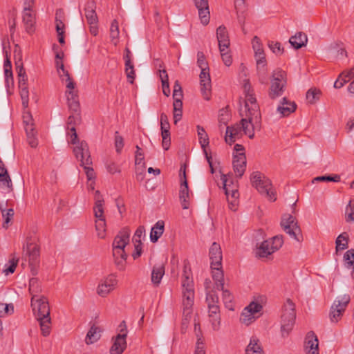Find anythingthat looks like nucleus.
Segmentation results:
<instances>
[{
    "mask_svg": "<svg viewBox=\"0 0 354 354\" xmlns=\"http://www.w3.org/2000/svg\"><path fill=\"white\" fill-rule=\"evenodd\" d=\"M243 89L245 94L244 111L245 118H242L240 123L243 134L248 136L250 138H253L254 131L259 130L261 128V113L253 91L251 89V85L248 80H244Z\"/></svg>",
    "mask_w": 354,
    "mask_h": 354,
    "instance_id": "f257e3e1",
    "label": "nucleus"
},
{
    "mask_svg": "<svg viewBox=\"0 0 354 354\" xmlns=\"http://www.w3.org/2000/svg\"><path fill=\"white\" fill-rule=\"evenodd\" d=\"M131 231L129 228H123L115 237L112 244L113 257L115 264L119 270L126 268L127 254L125 248L129 243Z\"/></svg>",
    "mask_w": 354,
    "mask_h": 354,
    "instance_id": "f03ea898",
    "label": "nucleus"
},
{
    "mask_svg": "<svg viewBox=\"0 0 354 354\" xmlns=\"http://www.w3.org/2000/svg\"><path fill=\"white\" fill-rule=\"evenodd\" d=\"M267 302L265 295H257L245 306L241 315L239 322L241 324L248 326L256 322L263 314V308Z\"/></svg>",
    "mask_w": 354,
    "mask_h": 354,
    "instance_id": "7ed1b4c3",
    "label": "nucleus"
},
{
    "mask_svg": "<svg viewBox=\"0 0 354 354\" xmlns=\"http://www.w3.org/2000/svg\"><path fill=\"white\" fill-rule=\"evenodd\" d=\"M28 267L32 276L38 274L40 266V250L37 244V238L30 236L26 238V259Z\"/></svg>",
    "mask_w": 354,
    "mask_h": 354,
    "instance_id": "20e7f679",
    "label": "nucleus"
},
{
    "mask_svg": "<svg viewBox=\"0 0 354 354\" xmlns=\"http://www.w3.org/2000/svg\"><path fill=\"white\" fill-rule=\"evenodd\" d=\"M104 201L99 191L95 193V204L93 214L95 216V230L100 239H104L106 234V223L104 215Z\"/></svg>",
    "mask_w": 354,
    "mask_h": 354,
    "instance_id": "39448f33",
    "label": "nucleus"
},
{
    "mask_svg": "<svg viewBox=\"0 0 354 354\" xmlns=\"http://www.w3.org/2000/svg\"><path fill=\"white\" fill-rule=\"evenodd\" d=\"M287 84L286 73L277 68L272 72L270 77V86L268 91V96L272 100H275L281 96Z\"/></svg>",
    "mask_w": 354,
    "mask_h": 354,
    "instance_id": "423d86ee",
    "label": "nucleus"
},
{
    "mask_svg": "<svg viewBox=\"0 0 354 354\" xmlns=\"http://www.w3.org/2000/svg\"><path fill=\"white\" fill-rule=\"evenodd\" d=\"M250 180L252 186L261 194L266 196L271 201H276V193L272 187L270 180L263 174L259 171L253 172L251 174Z\"/></svg>",
    "mask_w": 354,
    "mask_h": 354,
    "instance_id": "0eeeda50",
    "label": "nucleus"
},
{
    "mask_svg": "<svg viewBox=\"0 0 354 354\" xmlns=\"http://www.w3.org/2000/svg\"><path fill=\"white\" fill-rule=\"evenodd\" d=\"M216 37L222 60L225 66H230L232 63V58L230 49V37L225 26H220L216 29Z\"/></svg>",
    "mask_w": 354,
    "mask_h": 354,
    "instance_id": "6e6552de",
    "label": "nucleus"
},
{
    "mask_svg": "<svg viewBox=\"0 0 354 354\" xmlns=\"http://www.w3.org/2000/svg\"><path fill=\"white\" fill-rule=\"evenodd\" d=\"M223 187L225 190L228 207L232 211H236L239 204V193L237 182L227 178L226 175L221 176Z\"/></svg>",
    "mask_w": 354,
    "mask_h": 354,
    "instance_id": "1a4fd4ad",
    "label": "nucleus"
},
{
    "mask_svg": "<svg viewBox=\"0 0 354 354\" xmlns=\"http://www.w3.org/2000/svg\"><path fill=\"white\" fill-rule=\"evenodd\" d=\"M206 302L208 306L209 322L212 330L218 331L221 328L220 308L218 306V297L213 292H209L206 296Z\"/></svg>",
    "mask_w": 354,
    "mask_h": 354,
    "instance_id": "9d476101",
    "label": "nucleus"
},
{
    "mask_svg": "<svg viewBox=\"0 0 354 354\" xmlns=\"http://www.w3.org/2000/svg\"><path fill=\"white\" fill-rule=\"evenodd\" d=\"M295 317V304L290 299H287L283 307L281 319V328L283 336L288 335L292 330Z\"/></svg>",
    "mask_w": 354,
    "mask_h": 354,
    "instance_id": "9b49d317",
    "label": "nucleus"
},
{
    "mask_svg": "<svg viewBox=\"0 0 354 354\" xmlns=\"http://www.w3.org/2000/svg\"><path fill=\"white\" fill-rule=\"evenodd\" d=\"M127 334L126 322L122 321L118 326L117 335L112 337V346L109 350L111 354H122L124 352L127 348Z\"/></svg>",
    "mask_w": 354,
    "mask_h": 354,
    "instance_id": "f8f14e48",
    "label": "nucleus"
},
{
    "mask_svg": "<svg viewBox=\"0 0 354 354\" xmlns=\"http://www.w3.org/2000/svg\"><path fill=\"white\" fill-rule=\"evenodd\" d=\"M282 236H275L262 242L256 249L255 254L259 258L267 257L278 250L283 245Z\"/></svg>",
    "mask_w": 354,
    "mask_h": 354,
    "instance_id": "ddd939ff",
    "label": "nucleus"
},
{
    "mask_svg": "<svg viewBox=\"0 0 354 354\" xmlns=\"http://www.w3.org/2000/svg\"><path fill=\"white\" fill-rule=\"evenodd\" d=\"M351 301L350 295L344 294L336 297L330 310V319L332 322H337L342 317L348 304Z\"/></svg>",
    "mask_w": 354,
    "mask_h": 354,
    "instance_id": "4468645a",
    "label": "nucleus"
},
{
    "mask_svg": "<svg viewBox=\"0 0 354 354\" xmlns=\"http://www.w3.org/2000/svg\"><path fill=\"white\" fill-rule=\"evenodd\" d=\"M24 128L26 134L27 144L32 148L38 145L37 131L35 127L34 120L29 111H24Z\"/></svg>",
    "mask_w": 354,
    "mask_h": 354,
    "instance_id": "2eb2a0df",
    "label": "nucleus"
},
{
    "mask_svg": "<svg viewBox=\"0 0 354 354\" xmlns=\"http://www.w3.org/2000/svg\"><path fill=\"white\" fill-rule=\"evenodd\" d=\"M118 283L117 276L115 274H109L99 281L96 292L99 296L106 297L116 288Z\"/></svg>",
    "mask_w": 354,
    "mask_h": 354,
    "instance_id": "dca6fc26",
    "label": "nucleus"
},
{
    "mask_svg": "<svg viewBox=\"0 0 354 354\" xmlns=\"http://www.w3.org/2000/svg\"><path fill=\"white\" fill-rule=\"evenodd\" d=\"M34 0H25L24 6V28L28 34L35 30V12L32 10Z\"/></svg>",
    "mask_w": 354,
    "mask_h": 354,
    "instance_id": "f3484780",
    "label": "nucleus"
},
{
    "mask_svg": "<svg viewBox=\"0 0 354 354\" xmlns=\"http://www.w3.org/2000/svg\"><path fill=\"white\" fill-rule=\"evenodd\" d=\"M30 306L36 319L50 315L49 303L45 296L31 297Z\"/></svg>",
    "mask_w": 354,
    "mask_h": 354,
    "instance_id": "a211bd4d",
    "label": "nucleus"
},
{
    "mask_svg": "<svg viewBox=\"0 0 354 354\" xmlns=\"http://www.w3.org/2000/svg\"><path fill=\"white\" fill-rule=\"evenodd\" d=\"M281 225L285 232L292 239L298 240L297 235L300 233L301 230L295 216L288 214H283L281 218Z\"/></svg>",
    "mask_w": 354,
    "mask_h": 354,
    "instance_id": "6ab92c4d",
    "label": "nucleus"
},
{
    "mask_svg": "<svg viewBox=\"0 0 354 354\" xmlns=\"http://www.w3.org/2000/svg\"><path fill=\"white\" fill-rule=\"evenodd\" d=\"M194 302V290H182V307L183 321L188 322L192 313Z\"/></svg>",
    "mask_w": 354,
    "mask_h": 354,
    "instance_id": "aec40b11",
    "label": "nucleus"
},
{
    "mask_svg": "<svg viewBox=\"0 0 354 354\" xmlns=\"http://www.w3.org/2000/svg\"><path fill=\"white\" fill-rule=\"evenodd\" d=\"M254 56L256 60L257 68L266 66V54L261 40L257 36H254L251 41Z\"/></svg>",
    "mask_w": 354,
    "mask_h": 354,
    "instance_id": "412c9836",
    "label": "nucleus"
},
{
    "mask_svg": "<svg viewBox=\"0 0 354 354\" xmlns=\"http://www.w3.org/2000/svg\"><path fill=\"white\" fill-rule=\"evenodd\" d=\"M73 150L77 160L80 161L81 164H92L88 147L85 141L75 145Z\"/></svg>",
    "mask_w": 354,
    "mask_h": 354,
    "instance_id": "4be33fe9",
    "label": "nucleus"
},
{
    "mask_svg": "<svg viewBox=\"0 0 354 354\" xmlns=\"http://www.w3.org/2000/svg\"><path fill=\"white\" fill-rule=\"evenodd\" d=\"M199 78L202 95L205 100H209L211 97L212 85L209 69L201 70Z\"/></svg>",
    "mask_w": 354,
    "mask_h": 354,
    "instance_id": "5701e85b",
    "label": "nucleus"
},
{
    "mask_svg": "<svg viewBox=\"0 0 354 354\" xmlns=\"http://www.w3.org/2000/svg\"><path fill=\"white\" fill-rule=\"evenodd\" d=\"M296 107L294 102L283 97L277 107L276 114H278L280 118L288 116L296 110Z\"/></svg>",
    "mask_w": 354,
    "mask_h": 354,
    "instance_id": "b1692460",
    "label": "nucleus"
},
{
    "mask_svg": "<svg viewBox=\"0 0 354 354\" xmlns=\"http://www.w3.org/2000/svg\"><path fill=\"white\" fill-rule=\"evenodd\" d=\"M243 135L241 123H236L232 127H227L225 140L227 143L231 145L236 140L241 138Z\"/></svg>",
    "mask_w": 354,
    "mask_h": 354,
    "instance_id": "393cba45",
    "label": "nucleus"
},
{
    "mask_svg": "<svg viewBox=\"0 0 354 354\" xmlns=\"http://www.w3.org/2000/svg\"><path fill=\"white\" fill-rule=\"evenodd\" d=\"M184 178H185V172ZM192 195V194L189 193L187 181L185 178L181 183L179 191L180 202L184 209H187L189 207Z\"/></svg>",
    "mask_w": 354,
    "mask_h": 354,
    "instance_id": "a878e982",
    "label": "nucleus"
},
{
    "mask_svg": "<svg viewBox=\"0 0 354 354\" xmlns=\"http://www.w3.org/2000/svg\"><path fill=\"white\" fill-rule=\"evenodd\" d=\"M195 6L198 11V16L203 25H207L209 21L210 15L207 0H194Z\"/></svg>",
    "mask_w": 354,
    "mask_h": 354,
    "instance_id": "bb28decb",
    "label": "nucleus"
},
{
    "mask_svg": "<svg viewBox=\"0 0 354 354\" xmlns=\"http://www.w3.org/2000/svg\"><path fill=\"white\" fill-rule=\"evenodd\" d=\"M197 128V134L198 136L199 142L201 145V147L203 149V151L206 156V158L207 160V162L209 165V167L211 168V172L214 173V169L212 167V164L211 161V157H209L207 154V152L205 149V147L209 145V138L208 135L207 134L205 130L203 127L198 125L196 127Z\"/></svg>",
    "mask_w": 354,
    "mask_h": 354,
    "instance_id": "cd10ccee",
    "label": "nucleus"
},
{
    "mask_svg": "<svg viewBox=\"0 0 354 354\" xmlns=\"http://www.w3.org/2000/svg\"><path fill=\"white\" fill-rule=\"evenodd\" d=\"M233 169L238 178H241L246 168V158L245 154L233 155Z\"/></svg>",
    "mask_w": 354,
    "mask_h": 354,
    "instance_id": "c85d7f7f",
    "label": "nucleus"
},
{
    "mask_svg": "<svg viewBox=\"0 0 354 354\" xmlns=\"http://www.w3.org/2000/svg\"><path fill=\"white\" fill-rule=\"evenodd\" d=\"M305 350L307 354H319L318 339L314 333L307 334L305 340Z\"/></svg>",
    "mask_w": 354,
    "mask_h": 354,
    "instance_id": "c756f323",
    "label": "nucleus"
},
{
    "mask_svg": "<svg viewBox=\"0 0 354 354\" xmlns=\"http://www.w3.org/2000/svg\"><path fill=\"white\" fill-rule=\"evenodd\" d=\"M245 354H264L260 339L257 336H252L245 348Z\"/></svg>",
    "mask_w": 354,
    "mask_h": 354,
    "instance_id": "7c9ffc66",
    "label": "nucleus"
},
{
    "mask_svg": "<svg viewBox=\"0 0 354 354\" xmlns=\"http://www.w3.org/2000/svg\"><path fill=\"white\" fill-rule=\"evenodd\" d=\"M209 257L212 266H221L222 261V252L220 245L213 243L209 249Z\"/></svg>",
    "mask_w": 354,
    "mask_h": 354,
    "instance_id": "2f4dec72",
    "label": "nucleus"
},
{
    "mask_svg": "<svg viewBox=\"0 0 354 354\" xmlns=\"http://www.w3.org/2000/svg\"><path fill=\"white\" fill-rule=\"evenodd\" d=\"M182 290H194V282L192 277L190 268L185 265L183 268V272L181 281Z\"/></svg>",
    "mask_w": 354,
    "mask_h": 354,
    "instance_id": "473e14b6",
    "label": "nucleus"
},
{
    "mask_svg": "<svg viewBox=\"0 0 354 354\" xmlns=\"http://www.w3.org/2000/svg\"><path fill=\"white\" fill-rule=\"evenodd\" d=\"M66 95L68 101V104L72 111L77 112L79 110V100L78 95L74 88H67Z\"/></svg>",
    "mask_w": 354,
    "mask_h": 354,
    "instance_id": "72a5a7b5",
    "label": "nucleus"
},
{
    "mask_svg": "<svg viewBox=\"0 0 354 354\" xmlns=\"http://www.w3.org/2000/svg\"><path fill=\"white\" fill-rule=\"evenodd\" d=\"M212 278L214 281L215 286L217 289L223 288L224 286L223 272L221 269V266H212Z\"/></svg>",
    "mask_w": 354,
    "mask_h": 354,
    "instance_id": "f704fd0d",
    "label": "nucleus"
},
{
    "mask_svg": "<svg viewBox=\"0 0 354 354\" xmlns=\"http://www.w3.org/2000/svg\"><path fill=\"white\" fill-rule=\"evenodd\" d=\"M308 41L307 36L304 33L298 32L295 35L292 36L289 42L295 49H299L304 46Z\"/></svg>",
    "mask_w": 354,
    "mask_h": 354,
    "instance_id": "c9c22d12",
    "label": "nucleus"
},
{
    "mask_svg": "<svg viewBox=\"0 0 354 354\" xmlns=\"http://www.w3.org/2000/svg\"><path fill=\"white\" fill-rule=\"evenodd\" d=\"M100 332V328L95 326H91L85 337V343L90 345L97 342L101 337Z\"/></svg>",
    "mask_w": 354,
    "mask_h": 354,
    "instance_id": "e433bc0d",
    "label": "nucleus"
},
{
    "mask_svg": "<svg viewBox=\"0 0 354 354\" xmlns=\"http://www.w3.org/2000/svg\"><path fill=\"white\" fill-rule=\"evenodd\" d=\"M95 6L93 2L88 3L85 8V16L88 24L98 23L97 16L95 13Z\"/></svg>",
    "mask_w": 354,
    "mask_h": 354,
    "instance_id": "4c0bfd02",
    "label": "nucleus"
},
{
    "mask_svg": "<svg viewBox=\"0 0 354 354\" xmlns=\"http://www.w3.org/2000/svg\"><path fill=\"white\" fill-rule=\"evenodd\" d=\"M165 224L162 221H158L151 230L150 240L156 243L164 232Z\"/></svg>",
    "mask_w": 354,
    "mask_h": 354,
    "instance_id": "58836bf2",
    "label": "nucleus"
},
{
    "mask_svg": "<svg viewBox=\"0 0 354 354\" xmlns=\"http://www.w3.org/2000/svg\"><path fill=\"white\" fill-rule=\"evenodd\" d=\"M164 274L165 267L163 265H156L153 266L151 277L152 283L156 286H158Z\"/></svg>",
    "mask_w": 354,
    "mask_h": 354,
    "instance_id": "ea45409f",
    "label": "nucleus"
},
{
    "mask_svg": "<svg viewBox=\"0 0 354 354\" xmlns=\"http://www.w3.org/2000/svg\"><path fill=\"white\" fill-rule=\"evenodd\" d=\"M39 322L41 333L43 336L47 337L51 330V319L50 315L37 318Z\"/></svg>",
    "mask_w": 354,
    "mask_h": 354,
    "instance_id": "a19ab883",
    "label": "nucleus"
},
{
    "mask_svg": "<svg viewBox=\"0 0 354 354\" xmlns=\"http://www.w3.org/2000/svg\"><path fill=\"white\" fill-rule=\"evenodd\" d=\"M3 69L6 86L8 88H9L10 86L13 85L14 80L12 77L11 62L8 59H6L4 62Z\"/></svg>",
    "mask_w": 354,
    "mask_h": 354,
    "instance_id": "79ce46f5",
    "label": "nucleus"
},
{
    "mask_svg": "<svg viewBox=\"0 0 354 354\" xmlns=\"http://www.w3.org/2000/svg\"><path fill=\"white\" fill-rule=\"evenodd\" d=\"M219 290H222V299L225 308L230 310H234V304L233 295L229 290L225 288L224 286Z\"/></svg>",
    "mask_w": 354,
    "mask_h": 354,
    "instance_id": "37998d69",
    "label": "nucleus"
},
{
    "mask_svg": "<svg viewBox=\"0 0 354 354\" xmlns=\"http://www.w3.org/2000/svg\"><path fill=\"white\" fill-rule=\"evenodd\" d=\"M28 290L29 293L31 295V297H34L35 296H42L41 295H40L41 292V288L37 278L32 277L30 279Z\"/></svg>",
    "mask_w": 354,
    "mask_h": 354,
    "instance_id": "c03bdc74",
    "label": "nucleus"
},
{
    "mask_svg": "<svg viewBox=\"0 0 354 354\" xmlns=\"http://www.w3.org/2000/svg\"><path fill=\"white\" fill-rule=\"evenodd\" d=\"M119 25L116 19L112 21L110 26L111 41L114 46H117L119 42Z\"/></svg>",
    "mask_w": 354,
    "mask_h": 354,
    "instance_id": "a18cd8bd",
    "label": "nucleus"
},
{
    "mask_svg": "<svg viewBox=\"0 0 354 354\" xmlns=\"http://www.w3.org/2000/svg\"><path fill=\"white\" fill-rule=\"evenodd\" d=\"M348 236L346 233H342L339 234L335 241L336 243V251L343 250L348 248Z\"/></svg>",
    "mask_w": 354,
    "mask_h": 354,
    "instance_id": "49530a36",
    "label": "nucleus"
},
{
    "mask_svg": "<svg viewBox=\"0 0 354 354\" xmlns=\"http://www.w3.org/2000/svg\"><path fill=\"white\" fill-rule=\"evenodd\" d=\"M321 91L316 88L309 89L306 93V99L310 104L315 103L320 97Z\"/></svg>",
    "mask_w": 354,
    "mask_h": 354,
    "instance_id": "de8ad7c7",
    "label": "nucleus"
},
{
    "mask_svg": "<svg viewBox=\"0 0 354 354\" xmlns=\"http://www.w3.org/2000/svg\"><path fill=\"white\" fill-rule=\"evenodd\" d=\"M145 239V230L143 226H140L136 230L133 239L132 241L133 244H142V241H144Z\"/></svg>",
    "mask_w": 354,
    "mask_h": 354,
    "instance_id": "09e8293b",
    "label": "nucleus"
},
{
    "mask_svg": "<svg viewBox=\"0 0 354 354\" xmlns=\"http://www.w3.org/2000/svg\"><path fill=\"white\" fill-rule=\"evenodd\" d=\"M344 260L345 261V266L350 269L353 268L354 266V249L348 250L344 255Z\"/></svg>",
    "mask_w": 354,
    "mask_h": 354,
    "instance_id": "8fccbe9b",
    "label": "nucleus"
},
{
    "mask_svg": "<svg viewBox=\"0 0 354 354\" xmlns=\"http://www.w3.org/2000/svg\"><path fill=\"white\" fill-rule=\"evenodd\" d=\"M14 313V306L12 304L0 303V317H3Z\"/></svg>",
    "mask_w": 354,
    "mask_h": 354,
    "instance_id": "3c124183",
    "label": "nucleus"
},
{
    "mask_svg": "<svg viewBox=\"0 0 354 354\" xmlns=\"http://www.w3.org/2000/svg\"><path fill=\"white\" fill-rule=\"evenodd\" d=\"M125 73L128 82L133 84L136 78V73L133 63L125 64Z\"/></svg>",
    "mask_w": 354,
    "mask_h": 354,
    "instance_id": "603ef678",
    "label": "nucleus"
},
{
    "mask_svg": "<svg viewBox=\"0 0 354 354\" xmlns=\"http://www.w3.org/2000/svg\"><path fill=\"white\" fill-rule=\"evenodd\" d=\"M17 262L18 259H15V258L11 259L9 261L8 264L5 265V268L3 270V273L6 276L10 274H12L16 269Z\"/></svg>",
    "mask_w": 354,
    "mask_h": 354,
    "instance_id": "864d4df0",
    "label": "nucleus"
},
{
    "mask_svg": "<svg viewBox=\"0 0 354 354\" xmlns=\"http://www.w3.org/2000/svg\"><path fill=\"white\" fill-rule=\"evenodd\" d=\"M326 181H331V182H339L340 176L339 175H335L334 176H317L313 179L312 183H314L315 182H326Z\"/></svg>",
    "mask_w": 354,
    "mask_h": 354,
    "instance_id": "5fc2aeb1",
    "label": "nucleus"
},
{
    "mask_svg": "<svg viewBox=\"0 0 354 354\" xmlns=\"http://www.w3.org/2000/svg\"><path fill=\"white\" fill-rule=\"evenodd\" d=\"M329 50L332 53L335 54V56L338 59H342L346 57V52L342 48H339L337 44H332L329 47Z\"/></svg>",
    "mask_w": 354,
    "mask_h": 354,
    "instance_id": "6e6d98bb",
    "label": "nucleus"
},
{
    "mask_svg": "<svg viewBox=\"0 0 354 354\" xmlns=\"http://www.w3.org/2000/svg\"><path fill=\"white\" fill-rule=\"evenodd\" d=\"M197 341L196 343L194 354H206L205 340L197 335Z\"/></svg>",
    "mask_w": 354,
    "mask_h": 354,
    "instance_id": "4d7b16f0",
    "label": "nucleus"
},
{
    "mask_svg": "<svg viewBox=\"0 0 354 354\" xmlns=\"http://www.w3.org/2000/svg\"><path fill=\"white\" fill-rule=\"evenodd\" d=\"M183 96V95L181 86L180 85V84L178 81H176V82L174 85V91H173L174 101H175V100L182 101Z\"/></svg>",
    "mask_w": 354,
    "mask_h": 354,
    "instance_id": "13d9d810",
    "label": "nucleus"
},
{
    "mask_svg": "<svg viewBox=\"0 0 354 354\" xmlns=\"http://www.w3.org/2000/svg\"><path fill=\"white\" fill-rule=\"evenodd\" d=\"M197 64L201 70L209 69L205 56L203 52H198L197 53Z\"/></svg>",
    "mask_w": 354,
    "mask_h": 354,
    "instance_id": "bf43d9fd",
    "label": "nucleus"
},
{
    "mask_svg": "<svg viewBox=\"0 0 354 354\" xmlns=\"http://www.w3.org/2000/svg\"><path fill=\"white\" fill-rule=\"evenodd\" d=\"M346 218L347 221H354V203L350 201L346 207Z\"/></svg>",
    "mask_w": 354,
    "mask_h": 354,
    "instance_id": "052dcab7",
    "label": "nucleus"
},
{
    "mask_svg": "<svg viewBox=\"0 0 354 354\" xmlns=\"http://www.w3.org/2000/svg\"><path fill=\"white\" fill-rule=\"evenodd\" d=\"M268 47L277 55H281L283 53V49L279 42L270 41L268 44Z\"/></svg>",
    "mask_w": 354,
    "mask_h": 354,
    "instance_id": "680f3d73",
    "label": "nucleus"
},
{
    "mask_svg": "<svg viewBox=\"0 0 354 354\" xmlns=\"http://www.w3.org/2000/svg\"><path fill=\"white\" fill-rule=\"evenodd\" d=\"M68 136L69 137L68 142L71 143L72 145H75L77 143L81 142V141H80L77 138L76 130L74 126H71V127L70 128V130L68 132Z\"/></svg>",
    "mask_w": 354,
    "mask_h": 354,
    "instance_id": "e2e57ef3",
    "label": "nucleus"
},
{
    "mask_svg": "<svg viewBox=\"0 0 354 354\" xmlns=\"http://www.w3.org/2000/svg\"><path fill=\"white\" fill-rule=\"evenodd\" d=\"M91 164H84V162L81 164V166L84 167L87 179L89 181L94 180L95 178V171L91 167Z\"/></svg>",
    "mask_w": 354,
    "mask_h": 354,
    "instance_id": "0e129e2a",
    "label": "nucleus"
},
{
    "mask_svg": "<svg viewBox=\"0 0 354 354\" xmlns=\"http://www.w3.org/2000/svg\"><path fill=\"white\" fill-rule=\"evenodd\" d=\"M61 71V73L62 74V77L64 79V81L66 82V88H74V82H73L72 79L71 78L68 72L64 68Z\"/></svg>",
    "mask_w": 354,
    "mask_h": 354,
    "instance_id": "69168bd1",
    "label": "nucleus"
},
{
    "mask_svg": "<svg viewBox=\"0 0 354 354\" xmlns=\"http://www.w3.org/2000/svg\"><path fill=\"white\" fill-rule=\"evenodd\" d=\"M345 73H342L339 74L337 80L334 83V87L336 88H342L348 80L344 76Z\"/></svg>",
    "mask_w": 354,
    "mask_h": 354,
    "instance_id": "338daca9",
    "label": "nucleus"
},
{
    "mask_svg": "<svg viewBox=\"0 0 354 354\" xmlns=\"http://www.w3.org/2000/svg\"><path fill=\"white\" fill-rule=\"evenodd\" d=\"M160 127H161V129H165L170 128L168 117L164 113H161V115H160Z\"/></svg>",
    "mask_w": 354,
    "mask_h": 354,
    "instance_id": "774afa93",
    "label": "nucleus"
}]
</instances>
